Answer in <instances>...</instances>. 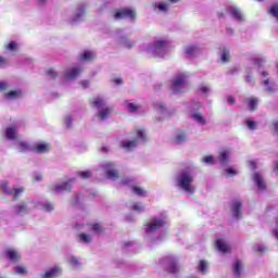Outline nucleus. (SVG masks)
Here are the masks:
<instances>
[{"label":"nucleus","instance_id":"obj_1","mask_svg":"<svg viewBox=\"0 0 278 278\" xmlns=\"http://www.w3.org/2000/svg\"><path fill=\"white\" fill-rule=\"evenodd\" d=\"M168 225V217L166 214L154 216L150 222L144 226L146 236L153 238L155 242L164 240L166 231L160 230L161 227H166Z\"/></svg>","mask_w":278,"mask_h":278},{"label":"nucleus","instance_id":"obj_2","mask_svg":"<svg viewBox=\"0 0 278 278\" xmlns=\"http://www.w3.org/2000/svg\"><path fill=\"white\" fill-rule=\"evenodd\" d=\"M194 174L192 169H181L176 176V188L185 192V194H194L197 187H194Z\"/></svg>","mask_w":278,"mask_h":278},{"label":"nucleus","instance_id":"obj_3","mask_svg":"<svg viewBox=\"0 0 278 278\" xmlns=\"http://www.w3.org/2000/svg\"><path fill=\"white\" fill-rule=\"evenodd\" d=\"M77 229H84L88 232H81L78 235L79 242H84V244H90L92 240H94V236H99L103 233V225L101 224H85V225H76Z\"/></svg>","mask_w":278,"mask_h":278},{"label":"nucleus","instance_id":"obj_4","mask_svg":"<svg viewBox=\"0 0 278 278\" xmlns=\"http://www.w3.org/2000/svg\"><path fill=\"white\" fill-rule=\"evenodd\" d=\"M170 40L166 37H159L152 45L143 49L147 55H156V58H164L168 53Z\"/></svg>","mask_w":278,"mask_h":278},{"label":"nucleus","instance_id":"obj_5","mask_svg":"<svg viewBox=\"0 0 278 278\" xmlns=\"http://www.w3.org/2000/svg\"><path fill=\"white\" fill-rule=\"evenodd\" d=\"M91 106L98 110L100 121H105L112 114V109L108 108L105 98L101 96H97L91 100Z\"/></svg>","mask_w":278,"mask_h":278},{"label":"nucleus","instance_id":"obj_6","mask_svg":"<svg viewBox=\"0 0 278 278\" xmlns=\"http://www.w3.org/2000/svg\"><path fill=\"white\" fill-rule=\"evenodd\" d=\"M188 73H177L172 79V92H174V94H179V92H184V89L188 87Z\"/></svg>","mask_w":278,"mask_h":278},{"label":"nucleus","instance_id":"obj_7","mask_svg":"<svg viewBox=\"0 0 278 278\" xmlns=\"http://www.w3.org/2000/svg\"><path fill=\"white\" fill-rule=\"evenodd\" d=\"M146 140L147 134H144V130H138L132 139L121 141V148L124 149V151H134L140 142H144Z\"/></svg>","mask_w":278,"mask_h":278},{"label":"nucleus","instance_id":"obj_8","mask_svg":"<svg viewBox=\"0 0 278 278\" xmlns=\"http://www.w3.org/2000/svg\"><path fill=\"white\" fill-rule=\"evenodd\" d=\"M201 108H203V105L201 104V102H199V101H192V102L189 104L188 112H189L190 117L192 118V121H194L195 123H198V125L205 126V125H207V121L204 118L203 114H201V113L199 112V110H201Z\"/></svg>","mask_w":278,"mask_h":278},{"label":"nucleus","instance_id":"obj_9","mask_svg":"<svg viewBox=\"0 0 278 278\" xmlns=\"http://www.w3.org/2000/svg\"><path fill=\"white\" fill-rule=\"evenodd\" d=\"M116 163L115 162H110L105 161L101 164L102 170L105 173L108 179H112V181H116L118 177L121 176L118 174V169H116Z\"/></svg>","mask_w":278,"mask_h":278},{"label":"nucleus","instance_id":"obj_10","mask_svg":"<svg viewBox=\"0 0 278 278\" xmlns=\"http://www.w3.org/2000/svg\"><path fill=\"white\" fill-rule=\"evenodd\" d=\"M179 3V0H161L153 4V10L157 14H168L170 12V5Z\"/></svg>","mask_w":278,"mask_h":278},{"label":"nucleus","instance_id":"obj_11","mask_svg":"<svg viewBox=\"0 0 278 278\" xmlns=\"http://www.w3.org/2000/svg\"><path fill=\"white\" fill-rule=\"evenodd\" d=\"M113 37L115 38L116 42L121 45V47H124V49H131L136 42L131 41L123 34V29H116L113 34Z\"/></svg>","mask_w":278,"mask_h":278},{"label":"nucleus","instance_id":"obj_12","mask_svg":"<svg viewBox=\"0 0 278 278\" xmlns=\"http://www.w3.org/2000/svg\"><path fill=\"white\" fill-rule=\"evenodd\" d=\"M161 266H164L168 273H179V265H177V260L175 256H165L160 261Z\"/></svg>","mask_w":278,"mask_h":278},{"label":"nucleus","instance_id":"obj_13","mask_svg":"<svg viewBox=\"0 0 278 278\" xmlns=\"http://www.w3.org/2000/svg\"><path fill=\"white\" fill-rule=\"evenodd\" d=\"M73 181H75V178H71L66 181L56 184L53 188V192L55 194H62L63 192H71V190H73Z\"/></svg>","mask_w":278,"mask_h":278},{"label":"nucleus","instance_id":"obj_14","mask_svg":"<svg viewBox=\"0 0 278 278\" xmlns=\"http://www.w3.org/2000/svg\"><path fill=\"white\" fill-rule=\"evenodd\" d=\"M115 21H121L122 18H129L130 21L136 20V11L134 9H121L114 13Z\"/></svg>","mask_w":278,"mask_h":278},{"label":"nucleus","instance_id":"obj_15","mask_svg":"<svg viewBox=\"0 0 278 278\" xmlns=\"http://www.w3.org/2000/svg\"><path fill=\"white\" fill-rule=\"evenodd\" d=\"M261 75V79L267 92H269L270 94H273V92H277V85L275 83H270V78H268V72L263 71Z\"/></svg>","mask_w":278,"mask_h":278},{"label":"nucleus","instance_id":"obj_16","mask_svg":"<svg viewBox=\"0 0 278 278\" xmlns=\"http://www.w3.org/2000/svg\"><path fill=\"white\" fill-rule=\"evenodd\" d=\"M227 13L229 14V16H231V18H233V21H237L238 23L244 22V14L238 7H228Z\"/></svg>","mask_w":278,"mask_h":278},{"label":"nucleus","instance_id":"obj_17","mask_svg":"<svg viewBox=\"0 0 278 278\" xmlns=\"http://www.w3.org/2000/svg\"><path fill=\"white\" fill-rule=\"evenodd\" d=\"M84 16H86V4H79L76 8V12L71 17L70 23H80V21H84Z\"/></svg>","mask_w":278,"mask_h":278},{"label":"nucleus","instance_id":"obj_18","mask_svg":"<svg viewBox=\"0 0 278 278\" xmlns=\"http://www.w3.org/2000/svg\"><path fill=\"white\" fill-rule=\"evenodd\" d=\"M252 181H254L257 190L264 192L266 190V181H264V176L260 172H254L252 174Z\"/></svg>","mask_w":278,"mask_h":278},{"label":"nucleus","instance_id":"obj_19","mask_svg":"<svg viewBox=\"0 0 278 278\" xmlns=\"http://www.w3.org/2000/svg\"><path fill=\"white\" fill-rule=\"evenodd\" d=\"M31 212V205L29 202H22L14 207V214L16 216H26Z\"/></svg>","mask_w":278,"mask_h":278},{"label":"nucleus","instance_id":"obj_20","mask_svg":"<svg viewBox=\"0 0 278 278\" xmlns=\"http://www.w3.org/2000/svg\"><path fill=\"white\" fill-rule=\"evenodd\" d=\"M62 275V267L54 265L48 269L43 274L40 275L41 278H58Z\"/></svg>","mask_w":278,"mask_h":278},{"label":"nucleus","instance_id":"obj_21","mask_svg":"<svg viewBox=\"0 0 278 278\" xmlns=\"http://www.w3.org/2000/svg\"><path fill=\"white\" fill-rule=\"evenodd\" d=\"M1 188L7 194H13V199H18L25 192L23 187L13 188L12 190L8 189V182H2Z\"/></svg>","mask_w":278,"mask_h":278},{"label":"nucleus","instance_id":"obj_22","mask_svg":"<svg viewBox=\"0 0 278 278\" xmlns=\"http://www.w3.org/2000/svg\"><path fill=\"white\" fill-rule=\"evenodd\" d=\"M202 51L203 48L199 45H189L185 48V54L187 58H195V55H199Z\"/></svg>","mask_w":278,"mask_h":278},{"label":"nucleus","instance_id":"obj_23","mask_svg":"<svg viewBox=\"0 0 278 278\" xmlns=\"http://www.w3.org/2000/svg\"><path fill=\"white\" fill-rule=\"evenodd\" d=\"M231 212L233 218H241L242 217V201L235 200L231 204Z\"/></svg>","mask_w":278,"mask_h":278},{"label":"nucleus","instance_id":"obj_24","mask_svg":"<svg viewBox=\"0 0 278 278\" xmlns=\"http://www.w3.org/2000/svg\"><path fill=\"white\" fill-rule=\"evenodd\" d=\"M188 140V134L184 130H177L174 135V144H184Z\"/></svg>","mask_w":278,"mask_h":278},{"label":"nucleus","instance_id":"obj_25","mask_svg":"<svg viewBox=\"0 0 278 278\" xmlns=\"http://www.w3.org/2000/svg\"><path fill=\"white\" fill-rule=\"evenodd\" d=\"M232 273L233 277L240 278L242 277V273H244V265L241 263L240 260H235L232 263Z\"/></svg>","mask_w":278,"mask_h":278},{"label":"nucleus","instance_id":"obj_26","mask_svg":"<svg viewBox=\"0 0 278 278\" xmlns=\"http://www.w3.org/2000/svg\"><path fill=\"white\" fill-rule=\"evenodd\" d=\"M215 247L219 253H230L231 247L225 241V239H217Z\"/></svg>","mask_w":278,"mask_h":278},{"label":"nucleus","instance_id":"obj_27","mask_svg":"<svg viewBox=\"0 0 278 278\" xmlns=\"http://www.w3.org/2000/svg\"><path fill=\"white\" fill-rule=\"evenodd\" d=\"M7 258H9L10 262H20L21 261V252L18 250L9 248L5 251Z\"/></svg>","mask_w":278,"mask_h":278},{"label":"nucleus","instance_id":"obj_28","mask_svg":"<svg viewBox=\"0 0 278 278\" xmlns=\"http://www.w3.org/2000/svg\"><path fill=\"white\" fill-rule=\"evenodd\" d=\"M219 162L222 166H227L231 162V150L225 149L219 152Z\"/></svg>","mask_w":278,"mask_h":278},{"label":"nucleus","instance_id":"obj_29","mask_svg":"<svg viewBox=\"0 0 278 278\" xmlns=\"http://www.w3.org/2000/svg\"><path fill=\"white\" fill-rule=\"evenodd\" d=\"M81 71H84V70L79 66H75V67L70 68L65 73V79H67V80L76 79V77H79V75H81Z\"/></svg>","mask_w":278,"mask_h":278},{"label":"nucleus","instance_id":"obj_30","mask_svg":"<svg viewBox=\"0 0 278 278\" xmlns=\"http://www.w3.org/2000/svg\"><path fill=\"white\" fill-rule=\"evenodd\" d=\"M154 108L159 115V121H162V118H165V116H168V110H166V106L163 102H159L154 104Z\"/></svg>","mask_w":278,"mask_h":278},{"label":"nucleus","instance_id":"obj_31","mask_svg":"<svg viewBox=\"0 0 278 278\" xmlns=\"http://www.w3.org/2000/svg\"><path fill=\"white\" fill-rule=\"evenodd\" d=\"M35 153H49L51 151V146L49 143H37L33 147Z\"/></svg>","mask_w":278,"mask_h":278},{"label":"nucleus","instance_id":"obj_32","mask_svg":"<svg viewBox=\"0 0 278 278\" xmlns=\"http://www.w3.org/2000/svg\"><path fill=\"white\" fill-rule=\"evenodd\" d=\"M16 149L20 153H29V151H34V147L25 141H18Z\"/></svg>","mask_w":278,"mask_h":278},{"label":"nucleus","instance_id":"obj_33","mask_svg":"<svg viewBox=\"0 0 278 278\" xmlns=\"http://www.w3.org/2000/svg\"><path fill=\"white\" fill-rule=\"evenodd\" d=\"M67 262L74 270H77L81 266V263H79V260L76 256L68 255L67 256Z\"/></svg>","mask_w":278,"mask_h":278},{"label":"nucleus","instance_id":"obj_34","mask_svg":"<svg viewBox=\"0 0 278 278\" xmlns=\"http://www.w3.org/2000/svg\"><path fill=\"white\" fill-rule=\"evenodd\" d=\"M94 58H97V54L92 51H85L79 56L81 62H90V60H94Z\"/></svg>","mask_w":278,"mask_h":278},{"label":"nucleus","instance_id":"obj_35","mask_svg":"<svg viewBox=\"0 0 278 278\" xmlns=\"http://www.w3.org/2000/svg\"><path fill=\"white\" fill-rule=\"evenodd\" d=\"M219 58L226 64V62H229V49L222 47L219 48Z\"/></svg>","mask_w":278,"mask_h":278},{"label":"nucleus","instance_id":"obj_36","mask_svg":"<svg viewBox=\"0 0 278 278\" xmlns=\"http://www.w3.org/2000/svg\"><path fill=\"white\" fill-rule=\"evenodd\" d=\"M5 136L8 140H16V126H11L7 128Z\"/></svg>","mask_w":278,"mask_h":278},{"label":"nucleus","instance_id":"obj_37","mask_svg":"<svg viewBox=\"0 0 278 278\" xmlns=\"http://www.w3.org/2000/svg\"><path fill=\"white\" fill-rule=\"evenodd\" d=\"M20 47H21V46H20L16 41H11V42H9V43L4 47V49H5L7 51H10L11 53H16V51H18Z\"/></svg>","mask_w":278,"mask_h":278},{"label":"nucleus","instance_id":"obj_38","mask_svg":"<svg viewBox=\"0 0 278 278\" xmlns=\"http://www.w3.org/2000/svg\"><path fill=\"white\" fill-rule=\"evenodd\" d=\"M22 94H23V91H21V89L12 90V91H9V92L7 93V99H9L10 101H12V100H14V99H18Z\"/></svg>","mask_w":278,"mask_h":278},{"label":"nucleus","instance_id":"obj_39","mask_svg":"<svg viewBox=\"0 0 278 278\" xmlns=\"http://www.w3.org/2000/svg\"><path fill=\"white\" fill-rule=\"evenodd\" d=\"M257 103H260V100L257 98L248 99V106L251 110V112H255V110H257Z\"/></svg>","mask_w":278,"mask_h":278},{"label":"nucleus","instance_id":"obj_40","mask_svg":"<svg viewBox=\"0 0 278 278\" xmlns=\"http://www.w3.org/2000/svg\"><path fill=\"white\" fill-rule=\"evenodd\" d=\"M13 274L14 275H27V268L25 265H17L13 267Z\"/></svg>","mask_w":278,"mask_h":278},{"label":"nucleus","instance_id":"obj_41","mask_svg":"<svg viewBox=\"0 0 278 278\" xmlns=\"http://www.w3.org/2000/svg\"><path fill=\"white\" fill-rule=\"evenodd\" d=\"M130 210H132V212H137L138 214H142V212H144V205H142L140 202H135L130 206Z\"/></svg>","mask_w":278,"mask_h":278},{"label":"nucleus","instance_id":"obj_42","mask_svg":"<svg viewBox=\"0 0 278 278\" xmlns=\"http://www.w3.org/2000/svg\"><path fill=\"white\" fill-rule=\"evenodd\" d=\"M201 162H203V164H206L207 166H212V164H216V159L213 155H207L202 157Z\"/></svg>","mask_w":278,"mask_h":278},{"label":"nucleus","instance_id":"obj_43","mask_svg":"<svg viewBox=\"0 0 278 278\" xmlns=\"http://www.w3.org/2000/svg\"><path fill=\"white\" fill-rule=\"evenodd\" d=\"M197 269L202 274L205 275L207 273V263L205 261H200Z\"/></svg>","mask_w":278,"mask_h":278},{"label":"nucleus","instance_id":"obj_44","mask_svg":"<svg viewBox=\"0 0 278 278\" xmlns=\"http://www.w3.org/2000/svg\"><path fill=\"white\" fill-rule=\"evenodd\" d=\"M124 105L128 112H136L140 108V106L136 105V103L130 102V101H126L124 103Z\"/></svg>","mask_w":278,"mask_h":278},{"label":"nucleus","instance_id":"obj_45","mask_svg":"<svg viewBox=\"0 0 278 278\" xmlns=\"http://www.w3.org/2000/svg\"><path fill=\"white\" fill-rule=\"evenodd\" d=\"M269 14H271V16H274V18L278 22V3L273 4L269 10H268Z\"/></svg>","mask_w":278,"mask_h":278},{"label":"nucleus","instance_id":"obj_46","mask_svg":"<svg viewBox=\"0 0 278 278\" xmlns=\"http://www.w3.org/2000/svg\"><path fill=\"white\" fill-rule=\"evenodd\" d=\"M132 192L137 194V197H147V191H144V189L137 186L132 187Z\"/></svg>","mask_w":278,"mask_h":278},{"label":"nucleus","instance_id":"obj_47","mask_svg":"<svg viewBox=\"0 0 278 278\" xmlns=\"http://www.w3.org/2000/svg\"><path fill=\"white\" fill-rule=\"evenodd\" d=\"M199 91L204 94V97H208L210 92H212V88L210 86L202 85L199 87Z\"/></svg>","mask_w":278,"mask_h":278},{"label":"nucleus","instance_id":"obj_48","mask_svg":"<svg viewBox=\"0 0 278 278\" xmlns=\"http://www.w3.org/2000/svg\"><path fill=\"white\" fill-rule=\"evenodd\" d=\"M253 251H256V253H266L267 248L266 245L258 243L253 247Z\"/></svg>","mask_w":278,"mask_h":278},{"label":"nucleus","instance_id":"obj_49","mask_svg":"<svg viewBox=\"0 0 278 278\" xmlns=\"http://www.w3.org/2000/svg\"><path fill=\"white\" fill-rule=\"evenodd\" d=\"M224 175H225V177H236V175H238V172H236V169L229 167L224 170Z\"/></svg>","mask_w":278,"mask_h":278},{"label":"nucleus","instance_id":"obj_50","mask_svg":"<svg viewBox=\"0 0 278 278\" xmlns=\"http://www.w3.org/2000/svg\"><path fill=\"white\" fill-rule=\"evenodd\" d=\"M245 126L248 127V129L255 130V129H257V122L251 121V119H247L245 121Z\"/></svg>","mask_w":278,"mask_h":278},{"label":"nucleus","instance_id":"obj_51","mask_svg":"<svg viewBox=\"0 0 278 278\" xmlns=\"http://www.w3.org/2000/svg\"><path fill=\"white\" fill-rule=\"evenodd\" d=\"M91 173L86 170V172H78L77 177H80V179H90Z\"/></svg>","mask_w":278,"mask_h":278},{"label":"nucleus","instance_id":"obj_52","mask_svg":"<svg viewBox=\"0 0 278 278\" xmlns=\"http://www.w3.org/2000/svg\"><path fill=\"white\" fill-rule=\"evenodd\" d=\"M9 65L10 61L4 56H0V68H5Z\"/></svg>","mask_w":278,"mask_h":278},{"label":"nucleus","instance_id":"obj_53","mask_svg":"<svg viewBox=\"0 0 278 278\" xmlns=\"http://www.w3.org/2000/svg\"><path fill=\"white\" fill-rule=\"evenodd\" d=\"M64 123H65L66 127H73V116L66 115L64 118Z\"/></svg>","mask_w":278,"mask_h":278},{"label":"nucleus","instance_id":"obj_54","mask_svg":"<svg viewBox=\"0 0 278 278\" xmlns=\"http://www.w3.org/2000/svg\"><path fill=\"white\" fill-rule=\"evenodd\" d=\"M47 75L50 79H55V77H58V72H55V70H48Z\"/></svg>","mask_w":278,"mask_h":278},{"label":"nucleus","instance_id":"obj_55","mask_svg":"<svg viewBox=\"0 0 278 278\" xmlns=\"http://www.w3.org/2000/svg\"><path fill=\"white\" fill-rule=\"evenodd\" d=\"M43 210H45L46 212H53V204H51V203H49V202L45 203V204H43Z\"/></svg>","mask_w":278,"mask_h":278},{"label":"nucleus","instance_id":"obj_56","mask_svg":"<svg viewBox=\"0 0 278 278\" xmlns=\"http://www.w3.org/2000/svg\"><path fill=\"white\" fill-rule=\"evenodd\" d=\"M10 88V84L8 81H0V90H8Z\"/></svg>","mask_w":278,"mask_h":278},{"label":"nucleus","instance_id":"obj_57","mask_svg":"<svg viewBox=\"0 0 278 278\" xmlns=\"http://www.w3.org/2000/svg\"><path fill=\"white\" fill-rule=\"evenodd\" d=\"M122 184H123V186H129V184H131V178H129V177L123 178Z\"/></svg>","mask_w":278,"mask_h":278},{"label":"nucleus","instance_id":"obj_58","mask_svg":"<svg viewBox=\"0 0 278 278\" xmlns=\"http://www.w3.org/2000/svg\"><path fill=\"white\" fill-rule=\"evenodd\" d=\"M227 103H228V105H235L236 99L233 98V96H229L227 98Z\"/></svg>","mask_w":278,"mask_h":278},{"label":"nucleus","instance_id":"obj_59","mask_svg":"<svg viewBox=\"0 0 278 278\" xmlns=\"http://www.w3.org/2000/svg\"><path fill=\"white\" fill-rule=\"evenodd\" d=\"M80 86H81V88H90V81H88V80H81L80 81Z\"/></svg>","mask_w":278,"mask_h":278},{"label":"nucleus","instance_id":"obj_60","mask_svg":"<svg viewBox=\"0 0 278 278\" xmlns=\"http://www.w3.org/2000/svg\"><path fill=\"white\" fill-rule=\"evenodd\" d=\"M245 81H247L248 84H253V76H252L251 74H248V75L245 76Z\"/></svg>","mask_w":278,"mask_h":278},{"label":"nucleus","instance_id":"obj_61","mask_svg":"<svg viewBox=\"0 0 278 278\" xmlns=\"http://www.w3.org/2000/svg\"><path fill=\"white\" fill-rule=\"evenodd\" d=\"M34 179H35V181H42V175L41 174H35Z\"/></svg>","mask_w":278,"mask_h":278},{"label":"nucleus","instance_id":"obj_62","mask_svg":"<svg viewBox=\"0 0 278 278\" xmlns=\"http://www.w3.org/2000/svg\"><path fill=\"white\" fill-rule=\"evenodd\" d=\"M249 167L251 168V170H255V168H256L255 161H250L249 162Z\"/></svg>","mask_w":278,"mask_h":278},{"label":"nucleus","instance_id":"obj_63","mask_svg":"<svg viewBox=\"0 0 278 278\" xmlns=\"http://www.w3.org/2000/svg\"><path fill=\"white\" fill-rule=\"evenodd\" d=\"M114 84H115L116 86H121V84H123V79H122V78H115V79H114Z\"/></svg>","mask_w":278,"mask_h":278},{"label":"nucleus","instance_id":"obj_64","mask_svg":"<svg viewBox=\"0 0 278 278\" xmlns=\"http://www.w3.org/2000/svg\"><path fill=\"white\" fill-rule=\"evenodd\" d=\"M274 173H276V175H278V162H275Z\"/></svg>","mask_w":278,"mask_h":278}]
</instances>
